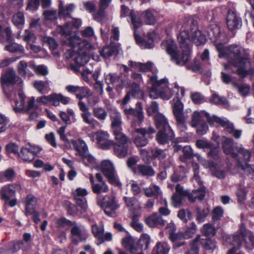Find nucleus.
<instances>
[{"label": "nucleus", "instance_id": "6", "mask_svg": "<svg viewBox=\"0 0 254 254\" xmlns=\"http://www.w3.org/2000/svg\"><path fill=\"white\" fill-rule=\"evenodd\" d=\"M123 245L125 249L129 251L131 254H135L139 251H142L143 244L145 245V250L148 249L149 245V239L145 237L141 239L140 243L131 237H127L123 240Z\"/></svg>", "mask_w": 254, "mask_h": 254}, {"label": "nucleus", "instance_id": "59", "mask_svg": "<svg viewBox=\"0 0 254 254\" xmlns=\"http://www.w3.org/2000/svg\"><path fill=\"white\" fill-rule=\"evenodd\" d=\"M223 210L220 206L215 207L212 212V219L215 222L219 220L223 215Z\"/></svg>", "mask_w": 254, "mask_h": 254}, {"label": "nucleus", "instance_id": "35", "mask_svg": "<svg viewBox=\"0 0 254 254\" xmlns=\"http://www.w3.org/2000/svg\"><path fill=\"white\" fill-rule=\"evenodd\" d=\"M25 95L20 92L18 94V97L15 101V107H14L13 110L15 112H19L24 111L25 107Z\"/></svg>", "mask_w": 254, "mask_h": 254}, {"label": "nucleus", "instance_id": "16", "mask_svg": "<svg viewBox=\"0 0 254 254\" xmlns=\"http://www.w3.org/2000/svg\"><path fill=\"white\" fill-rule=\"evenodd\" d=\"M109 134L106 131H100L97 132V141L100 148L103 149H108L114 144V141L109 139Z\"/></svg>", "mask_w": 254, "mask_h": 254}, {"label": "nucleus", "instance_id": "58", "mask_svg": "<svg viewBox=\"0 0 254 254\" xmlns=\"http://www.w3.org/2000/svg\"><path fill=\"white\" fill-rule=\"evenodd\" d=\"M173 113H181L183 112L184 106L183 103L178 98H174L173 100Z\"/></svg>", "mask_w": 254, "mask_h": 254}, {"label": "nucleus", "instance_id": "14", "mask_svg": "<svg viewBox=\"0 0 254 254\" xmlns=\"http://www.w3.org/2000/svg\"><path fill=\"white\" fill-rule=\"evenodd\" d=\"M124 113L126 116L132 115L136 117L138 120L139 125L142 123L144 120L143 107L140 102H138L136 104L135 108H125Z\"/></svg>", "mask_w": 254, "mask_h": 254}, {"label": "nucleus", "instance_id": "32", "mask_svg": "<svg viewBox=\"0 0 254 254\" xmlns=\"http://www.w3.org/2000/svg\"><path fill=\"white\" fill-rule=\"evenodd\" d=\"M145 195L148 197H154L157 198L161 194V191L159 186L151 184L148 188H143Z\"/></svg>", "mask_w": 254, "mask_h": 254}, {"label": "nucleus", "instance_id": "9", "mask_svg": "<svg viewBox=\"0 0 254 254\" xmlns=\"http://www.w3.org/2000/svg\"><path fill=\"white\" fill-rule=\"evenodd\" d=\"M135 132L137 135L134 136L133 142L137 147H142L145 146L148 142L145 135L153 134L155 132V130L152 127L149 126L147 128H135Z\"/></svg>", "mask_w": 254, "mask_h": 254}, {"label": "nucleus", "instance_id": "53", "mask_svg": "<svg viewBox=\"0 0 254 254\" xmlns=\"http://www.w3.org/2000/svg\"><path fill=\"white\" fill-rule=\"evenodd\" d=\"M93 191L97 194L106 192L108 191V187L105 183L96 184L92 185Z\"/></svg>", "mask_w": 254, "mask_h": 254}, {"label": "nucleus", "instance_id": "34", "mask_svg": "<svg viewBox=\"0 0 254 254\" xmlns=\"http://www.w3.org/2000/svg\"><path fill=\"white\" fill-rule=\"evenodd\" d=\"M59 116L66 125L70 124L71 123V120L73 122L75 121L74 112L70 109H67L66 112L61 111Z\"/></svg>", "mask_w": 254, "mask_h": 254}, {"label": "nucleus", "instance_id": "51", "mask_svg": "<svg viewBox=\"0 0 254 254\" xmlns=\"http://www.w3.org/2000/svg\"><path fill=\"white\" fill-rule=\"evenodd\" d=\"M18 156L24 161L31 162L34 159L33 155L31 154L26 147L21 148Z\"/></svg>", "mask_w": 254, "mask_h": 254}, {"label": "nucleus", "instance_id": "38", "mask_svg": "<svg viewBox=\"0 0 254 254\" xmlns=\"http://www.w3.org/2000/svg\"><path fill=\"white\" fill-rule=\"evenodd\" d=\"M186 170L185 168L180 166L174 172V174L171 177V180L174 182H178L181 181L186 177Z\"/></svg>", "mask_w": 254, "mask_h": 254}, {"label": "nucleus", "instance_id": "50", "mask_svg": "<svg viewBox=\"0 0 254 254\" xmlns=\"http://www.w3.org/2000/svg\"><path fill=\"white\" fill-rule=\"evenodd\" d=\"M192 40L196 46H198L201 44H204L205 42L206 39L205 37L203 35L201 34L200 31L196 30L193 33Z\"/></svg>", "mask_w": 254, "mask_h": 254}, {"label": "nucleus", "instance_id": "12", "mask_svg": "<svg viewBox=\"0 0 254 254\" xmlns=\"http://www.w3.org/2000/svg\"><path fill=\"white\" fill-rule=\"evenodd\" d=\"M101 168L103 174L108 178L110 182L116 183L118 182L114 167L110 161H103L102 162Z\"/></svg>", "mask_w": 254, "mask_h": 254}, {"label": "nucleus", "instance_id": "29", "mask_svg": "<svg viewBox=\"0 0 254 254\" xmlns=\"http://www.w3.org/2000/svg\"><path fill=\"white\" fill-rule=\"evenodd\" d=\"M86 50L88 49L83 48L77 52V56L74 59V62L77 66H83L88 62L89 57L86 54Z\"/></svg>", "mask_w": 254, "mask_h": 254}, {"label": "nucleus", "instance_id": "45", "mask_svg": "<svg viewBox=\"0 0 254 254\" xmlns=\"http://www.w3.org/2000/svg\"><path fill=\"white\" fill-rule=\"evenodd\" d=\"M5 50L11 53L23 54L25 51L24 47L16 43H12L5 46Z\"/></svg>", "mask_w": 254, "mask_h": 254}, {"label": "nucleus", "instance_id": "55", "mask_svg": "<svg viewBox=\"0 0 254 254\" xmlns=\"http://www.w3.org/2000/svg\"><path fill=\"white\" fill-rule=\"evenodd\" d=\"M75 7V5L71 3L67 5L65 8L64 7H60V11L59 12L60 16H68L73 11Z\"/></svg>", "mask_w": 254, "mask_h": 254}, {"label": "nucleus", "instance_id": "5", "mask_svg": "<svg viewBox=\"0 0 254 254\" xmlns=\"http://www.w3.org/2000/svg\"><path fill=\"white\" fill-rule=\"evenodd\" d=\"M130 17L131 20L132 24L134 29V37L137 44L144 49H151L154 47V37L155 35L154 32H149L147 34V40H143L141 37L136 34V29L142 25V22L139 18L135 16L133 12L130 13Z\"/></svg>", "mask_w": 254, "mask_h": 254}, {"label": "nucleus", "instance_id": "30", "mask_svg": "<svg viewBox=\"0 0 254 254\" xmlns=\"http://www.w3.org/2000/svg\"><path fill=\"white\" fill-rule=\"evenodd\" d=\"M50 102L53 105L57 106L60 105V102L63 104H67L70 101V98L65 97L61 94L53 93L50 95Z\"/></svg>", "mask_w": 254, "mask_h": 254}, {"label": "nucleus", "instance_id": "43", "mask_svg": "<svg viewBox=\"0 0 254 254\" xmlns=\"http://www.w3.org/2000/svg\"><path fill=\"white\" fill-rule=\"evenodd\" d=\"M233 86L237 89L239 94L243 97H246L249 94L251 87L247 84L233 83Z\"/></svg>", "mask_w": 254, "mask_h": 254}, {"label": "nucleus", "instance_id": "31", "mask_svg": "<svg viewBox=\"0 0 254 254\" xmlns=\"http://www.w3.org/2000/svg\"><path fill=\"white\" fill-rule=\"evenodd\" d=\"M156 127L158 130L172 129L166 118L162 114H158L155 118Z\"/></svg>", "mask_w": 254, "mask_h": 254}, {"label": "nucleus", "instance_id": "4", "mask_svg": "<svg viewBox=\"0 0 254 254\" xmlns=\"http://www.w3.org/2000/svg\"><path fill=\"white\" fill-rule=\"evenodd\" d=\"M152 82V87L149 91V96L153 99L160 97L164 100H169L172 96V90L168 87V80L163 79L157 80L156 75L150 77Z\"/></svg>", "mask_w": 254, "mask_h": 254}, {"label": "nucleus", "instance_id": "17", "mask_svg": "<svg viewBox=\"0 0 254 254\" xmlns=\"http://www.w3.org/2000/svg\"><path fill=\"white\" fill-rule=\"evenodd\" d=\"M109 114L111 122V127L113 130L122 128V115L118 110L115 108H111Z\"/></svg>", "mask_w": 254, "mask_h": 254}, {"label": "nucleus", "instance_id": "25", "mask_svg": "<svg viewBox=\"0 0 254 254\" xmlns=\"http://www.w3.org/2000/svg\"><path fill=\"white\" fill-rule=\"evenodd\" d=\"M114 152L117 156L120 158H123L129 154L127 143H114Z\"/></svg>", "mask_w": 254, "mask_h": 254}, {"label": "nucleus", "instance_id": "3", "mask_svg": "<svg viewBox=\"0 0 254 254\" xmlns=\"http://www.w3.org/2000/svg\"><path fill=\"white\" fill-rule=\"evenodd\" d=\"M201 115L205 116L207 119V122L210 125H212L216 123L224 127L228 132H230V133L233 132V124L229 121L226 119L220 118L215 115L211 116L208 113L205 111H201L200 112L195 111L193 113L191 122V125L192 127H194L198 124L204 121L201 120Z\"/></svg>", "mask_w": 254, "mask_h": 254}, {"label": "nucleus", "instance_id": "28", "mask_svg": "<svg viewBox=\"0 0 254 254\" xmlns=\"http://www.w3.org/2000/svg\"><path fill=\"white\" fill-rule=\"evenodd\" d=\"M141 17L145 24L147 25H154L157 22L155 11L150 9L144 11L141 14Z\"/></svg>", "mask_w": 254, "mask_h": 254}, {"label": "nucleus", "instance_id": "39", "mask_svg": "<svg viewBox=\"0 0 254 254\" xmlns=\"http://www.w3.org/2000/svg\"><path fill=\"white\" fill-rule=\"evenodd\" d=\"M93 115L98 120L103 122L106 119L108 113L104 108L97 107L93 109Z\"/></svg>", "mask_w": 254, "mask_h": 254}, {"label": "nucleus", "instance_id": "22", "mask_svg": "<svg viewBox=\"0 0 254 254\" xmlns=\"http://www.w3.org/2000/svg\"><path fill=\"white\" fill-rule=\"evenodd\" d=\"M37 198L32 194L28 195L25 199V214L27 216L30 215L31 212L36 210Z\"/></svg>", "mask_w": 254, "mask_h": 254}, {"label": "nucleus", "instance_id": "42", "mask_svg": "<svg viewBox=\"0 0 254 254\" xmlns=\"http://www.w3.org/2000/svg\"><path fill=\"white\" fill-rule=\"evenodd\" d=\"M15 173L13 169L9 168L0 172V182L12 180L15 177Z\"/></svg>", "mask_w": 254, "mask_h": 254}, {"label": "nucleus", "instance_id": "11", "mask_svg": "<svg viewBox=\"0 0 254 254\" xmlns=\"http://www.w3.org/2000/svg\"><path fill=\"white\" fill-rule=\"evenodd\" d=\"M221 141L224 153L227 155H230L235 159H238V154L235 152L233 139L222 136Z\"/></svg>", "mask_w": 254, "mask_h": 254}, {"label": "nucleus", "instance_id": "48", "mask_svg": "<svg viewBox=\"0 0 254 254\" xmlns=\"http://www.w3.org/2000/svg\"><path fill=\"white\" fill-rule=\"evenodd\" d=\"M122 128L113 130L115 139L117 141L116 143H127L128 138L127 136L123 133Z\"/></svg>", "mask_w": 254, "mask_h": 254}, {"label": "nucleus", "instance_id": "40", "mask_svg": "<svg viewBox=\"0 0 254 254\" xmlns=\"http://www.w3.org/2000/svg\"><path fill=\"white\" fill-rule=\"evenodd\" d=\"M90 116L91 114L89 112H84L81 114L83 122L89 125L92 128H95L99 125V123L94 118H91Z\"/></svg>", "mask_w": 254, "mask_h": 254}, {"label": "nucleus", "instance_id": "64", "mask_svg": "<svg viewBox=\"0 0 254 254\" xmlns=\"http://www.w3.org/2000/svg\"><path fill=\"white\" fill-rule=\"evenodd\" d=\"M201 243L206 250H211L216 248L215 242L211 239H202Z\"/></svg>", "mask_w": 254, "mask_h": 254}, {"label": "nucleus", "instance_id": "49", "mask_svg": "<svg viewBox=\"0 0 254 254\" xmlns=\"http://www.w3.org/2000/svg\"><path fill=\"white\" fill-rule=\"evenodd\" d=\"M237 151V153L238 154V155H241L244 160L246 162H248L249 161L250 159L251 156V152L250 151V150L245 149L242 145H240L239 146H238L235 147ZM238 160V161L239 160V159H236Z\"/></svg>", "mask_w": 254, "mask_h": 254}, {"label": "nucleus", "instance_id": "33", "mask_svg": "<svg viewBox=\"0 0 254 254\" xmlns=\"http://www.w3.org/2000/svg\"><path fill=\"white\" fill-rule=\"evenodd\" d=\"M170 246L166 242H157L153 248V254H168Z\"/></svg>", "mask_w": 254, "mask_h": 254}, {"label": "nucleus", "instance_id": "60", "mask_svg": "<svg viewBox=\"0 0 254 254\" xmlns=\"http://www.w3.org/2000/svg\"><path fill=\"white\" fill-rule=\"evenodd\" d=\"M84 152V153H82L80 157L82 159L85 165L88 166L89 164L94 163L95 158L89 153L88 149H87V151Z\"/></svg>", "mask_w": 254, "mask_h": 254}, {"label": "nucleus", "instance_id": "47", "mask_svg": "<svg viewBox=\"0 0 254 254\" xmlns=\"http://www.w3.org/2000/svg\"><path fill=\"white\" fill-rule=\"evenodd\" d=\"M201 232L205 236H213L216 233L215 227L210 223H206L203 225L200 229Z\"/></svg>", "mask_w": 254, "mask_h": 254}, {"label": "nucleus", "instance_id": "8", "mask_svg": "<svg viewBox=\"0 0 254 254\" xmlns=\"http://www.w3.org/2000/svg\"><path fill=\"white\" fill-rule=\"evenodd\" d=\"M0 83L2 87L9 86L15 84L20 85L22 83L21 77L16 75V72L12 68H8L0 77Z\"/></svg>", "mask_w": 254, "mask_h": 254}, {"label": "nucleus", "instance_id": "54", "mask_svg": "<svg viewBox=\"0 0 254 254\" xmlns=\"http://www.w3.org/2000/svg\"><path fill=\"white\" fill-rule=\"evenodd\" d=\"M178 217L184 222H187L191 218L192 214L188 209H182L178 211Z\"/></svg>", "mask_w": 254, "mask_h": 254}, {"label": "nucleus", "instance_id": "26", "mask_svg": "<svg viewBox=\"0 0 254 254\" xmlns=\"http://www.w3.org/2000/svg\"><path fill=\"white\" fill-rule=\"evenodd\" d=\"M71 148L77 152V155L81 156L84 153V151H87L88 147L86 143L81 139H78L77 141L71 139L70 141Z\"/></svg>", "mask_w": 254, "mask_h": 254}, {"label": "nucleus", "instance_id": "10", "mask_svg": "<svg viewBox=\"0 0 254 254\" xmlns=\"http://www.w3.org/2000/svg\"><path fill=\"white\" fill-rule=\"evenodd\" d=\"M64 44L69 48L80 50L83 48L90 49L92 48V45L85 40H82L76 35L69 36L64 41Z\"/></svg>", "mask_w": 254, "mask_h": 254}, {"label": "nucleus", "instance_id": "41", "mask_svg": "<svg viewBox=\"0 0 254 254\" xmlns=\"http://www.w3.org/2000/svg\"><path fill=\"white\" fill-rule=\"evenodd\" d=\"M12 22L18 28L22 29L25 22L24 14L21 12H18L12 17Z\"/></svg>", "mask_w": 254, "mask_h": 254}, {"label": "nucleus", "instance_id": "27", "mask_svg": "<svg viewBox=\"0 0 254 254\" xmlns=\"http://www.w3.org/2000/svg\"><path fill=\"white\" fill-rule=\"evenodd\" d=\"M200 240V237L198 235L194 239L190 241L187 247L185 254H199L198 243Z\"/></svg>", "mask_w": 254, "mask_h": 254}, {"label": "nucleus", "instance_id": "44", "mask_svg": "<svg viewBox=\"0 0 254 254\" xmlns=\"http://www.w3.org/2000/svg\"><path fill=\"white\" fill-rule=\"evenodd\" d=\"M166 156L165 150L161 149L155 147L150 150V157L152 159L162 160L165 158Z\"/></svg>", "mask_w": 254, "mask_h": 254}, {"label": "nucleus", "instance_id": "57", "mask_svg": "<svg viewBox=\"0 0 254 254\" xmlns=\"http://www.w3.org/2000/svg\"><path fill=\"white\" fill-rule=\"evenodd\" d=\"M57 31L62 35L65 36L68 35L71 32L70 24L67 22L63 26H58L57 28Z\"/></svg>", "mask_w": 254, "mask_h": 254}, {"label": "nucleus", "instance_id": "62", "mask_svg": "<svg viewBox=\"0 0 254 254\" xmlns=\"http://www.w3.org/2000/svg\"><path fill=\"white\" fill-rule=\"evenodd\" d=\"M238 167L243 170L247 175H254V170L253 168L250 166L247 162L245 165H243L240 160L238 161Z\"/></svg>", "mask_w": 254, "mask_h": 254}, {"label": "nucleus", "instance_id": "23", "mask_svg": "<svg viewBox=\"0 0 254 254\" xmlns=\"http://www.w3.org/2000/svg\"><path fill=\"white\" fill-rule=\"evenodd\" d=\"M15 195V191L10 184L3 186L0 190V198L5 202H7Z\"/></svg>", "mask_w": 254, "mask_h": 254}, {"label": "nucleus", "instance_id": "18", "mask_svg": "<svg viewBox=\"0 0 254 254\" xmlns=\"http://www.w3.org/2000/svg\"><path fill=\"white\" fill-rule=\"evenodd\" d=\"M175 134L172 129L159 130L156 139L159 144L164 145L168 143L169 140H172Z\"/></svg>", "mask_w": 254, "mask_h": 254}, {"label": "nucleus", "instance_id": "61", "mask_svg": "<svg viewBox=\"0 0 254 254\" xmlns=\"http://www.w3.org/2000/svg\"><path fill=\"white\" fill-rule=\"evenodd\" d=\"M48 84V82L38 80L34 82V87L39 93L43 94L44 90L47 87Z\"/></svg>", "mask_w": 254, "mask_h": 254}, {"label": "nucleus", "instance_id": "7", "mask_svg": "<svg viewBox=\"0 0 254 254\" xmlns=\"http://www.w3.org/2000/svg\"><path fill=\"white\" fill-rule=\"evenodd\" d=\"M98 205L104 209L107 215L111 217L116 216L115 211L120 207L116 197L114 196L109 195H105L102 200L98 203Z\"/></svg>", "mask_w": 254, "mask_h": 254}, {"label": "nucleus", "instance_id": "46", "mask_svg": "<svg viewBox=\"0 0 254 254\" xmlns=\"http://www.w3.org/2000/svg\"><path fill=\"white\" fill-rule=\"evenodd\" d=\"M29 66L34 71L36 74L45 76L49 73L47 67L44 64L37 65L33 63H30Z\"/></svg>", "mask_w": 254, "mask_h": 254}, {"label": "nucleus", "instance_id": "19", "mask_svg": "<svg viewBox=\"0 0 254 254\" xmlns=\"http://www.w3.org/2000/svg\"><path fill=\"white\" fill-rule=\"evenodd\" d=\"M72 242L77 245L79 242L84 241L87 239L86 233L82 231L76 225L73 226L70 230Z\"/></svg>", "mask_w": 254, "mask_h": 254}, {"label": "nucleus", "instance_id": "1", "mask_svg": "<svg viewBox=\"0 0 254 254\" xmlns=\"http://www.w3.org/2000/svg\"><path fill=\"white\" fill-rule=\"evenodd\" d=\"M178 40L182 49V53L178 51L175 42L168 40L162 46L166 48V51L171 57V61L178 65L183 66L189 61L191 54L190 34L187 31H183L178 36Z\"/></svg>", "mask_w": 254, "mask_h": 254}, {"label": "nucleus", "instance_id": "37", "mask_svg": "<svg viewBox=\"0 0 254 254\" xmlns=\"http://www.w3.org/2000/svg\"><path fill=\"white\" fill-rule=\"evenodd\" d=\"M196 220L198 223H203L208 216L209 211L208 208L196 206L195 209Z\"/></svg>", "mask_w": 254, "mask_h": 254}, {"label": "nucleus", "instance_id": "20", "mask_svg": "<svg viewBox=\"0 0 254 254\" xmlns=\"http://www.w3.org/2000/svg\"><path fill=\"white\" fill-rule=\"evenodd\" d=\"M242 239L239 234L226 237V241L227 243L233 246V248L228 251L227 253H229V254L235 253L240 249L242 246Z\"/></svg>", "mask_w": 254, "mask_h": 254}, {"label": "nucleus", "instance_id": "13", "mask_svg": "<svg viewBox=\"0 0 254 254\" xmlns=\"http://www.w3.org/2000/svg\"><path fill=\"white\" fill-rule=\"evenodd\" d=\"M227 26L229 30L232 31L240 27L242 20L240 16L233 10H229L226 18Z\"/></svg>", "mask_w": 254, "mask_h": 254}, {"label": "nucleus", "instance_id": "21", "mask_svg": "<svg viewBox=\"0 0 254 254\" xmlns=\"http://www.w3.org/2000/svg\"><path fill=\"white\" fill-rule=\"evenodd\" d=\"M105 81L107 85H111L116 87L117 90L120 89L124 83L123 80L121 79L120 75L114 73H109L105 74Z\"/></svg>", "mask_w": 254, "mask_h": 254}, {"label": "nucleus", "instance_id": "15", "mask_svg": "<svg viewBox=\"0 0 254 254\" xmlns=\"http://www.w3.org/2000/svg\"><path fill=\"white\" fill-rule=\"evenodd\" d=\"M145 222L150 228L162 227L165 224V220L157 212L153 213L146 217Z\"/></svg>", "mask_w": 254, "mask_h": 254}, {"label": "nucleus", "instance_id": "52", "mask_svg": "<svg viewBox=\"0 0 254 254\" xmlns=\"http://www.w3.org/2000/svg\"><path fill=\"white\" fill-rule=\"evenodd\" d=\"M116 51V48L113 46L104 47L100 52V55L104 58H108L113 55Z\"/></svg>", "mask_w": 254, "mask_h": 254}, {"label": "nucleus", "instance_id": "24", "mask_svg": "<svg viewBox=\"0 0 254 254\" xmlns=\"http://www.w3.org/2000/svg\"><path fill=\"white\" fill-rule=\"evenodd\" d=\"M134 174L143 176H153L155 175V171L152 167L145 165H139L132 168Z\"/></svg>", "mask_w": 254, "mask_h": 254}, {"label": "nucleus", "instance_id": "63", "mask_svg": "<svg viewBox=\"0 0 254 254\" xmlns=\"http://www.w3.org/2000/svg\"><path fill=\"white\" fill-rule=\"evenodd\" d=\"M194 127H196V132L198 135H203L205 134L208 130V126L205 121L197 125Z\"/></svg>", "mask_w": 254, "mask_h": 254}, {"label": "nucleus", "instance_id": "56", "mask_svg": "<svg viewBox=\"0 0 254 254\" xmlns=\"http://www.w3.org/2000/svg\"><path fill=\"white\" fill-rule=\"evenodd\" d=\"M92 231L95 237L99 240L102 239L104 231L103 226L99 227L96 224H95L92 226Z\"/></svg>", "mask_w": 254, "mask_h": 254}, {"label": "nucleus", "instance_id": "36", "mask_svg": "<svg viewBox=\"0 0 254 254\" xmlns=\"http://www.w3.org/2000/svg\"><path fill=\"white\" fill-rule=\"evenodd\" d=\"M208 35L210 38L213 39L216 42L220 40L221 35L220 29L218 26L215 24H212L208 28Z\"/></svg>", "mask_w": 254, "mask_h": 254}, {"label": "nucleus", "instance_id": "2", "mask_svg": "<svg viewBox=\"0 0 254 254\" xmlns=\"http://www.w3.org/2000/svg\"><path fill=\"white\" fill-rule=\"evenodd\" d=\"M226 54L228 62L239 67L237 72L239 75L245 77L247 75L254 73V69H246L251 65L248 50L238 45H232L228 47Z\"/></svg>", "mask_w": 254, "mask_h": 254}]
</instances>
